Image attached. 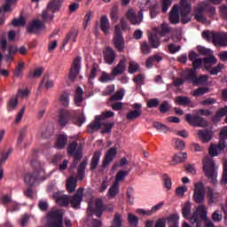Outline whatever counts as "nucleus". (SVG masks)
I'll return each mask as SVG.
<instances>
[{
    "mask_svg": "<svg viewBox=\"0 0 227 227\" xmlns=\"http://www.w3.org/2000/svg\"><path fill=\"white\" fill-rule=\"evenodd\" d=\"M58 205L59 207H68L70 205V196L68 195H60L58 197Z\"/></svg>",
    "mask_w": 227,
    "mask_h": 227,
    "instance_id": "58836bf2",
    "label": "nucleus"
},
{
    "mask_svg": "<svg viewBox=\"0 0 227 227\" xmlns=\"http://www.w3.org/2000/svg\"><path fill=\"white\" fill-rule=\"evenodd\" d=\"M192 102L191 98L185 96H178L175 99L176 106H191Z\"/></svg>",
    "mask_w": 227,
    "mask_h": 227,
    "instance_id": "c9c22d12",
    "label": "nucleus"
},
{
    "mask_svg": "<svg viewBox=\"0 0 227 227\" xmlns=\"http://www.w3.org/2000/svg\"><path fill=\"white\" fill-rule=\"evenodd\" d=\"M227 114V106L223 108H220L218 111L215 112V116L213 117V121H219L223 116H226Z\"/></svg>",
    "mask_w": 227,
    "mask_h": 227,
    "instance_id": "79ce46f5",
    "label": "nucleus"
},
{
    "mask_svg": "<svg viewBox=\"0 0 227 227\" xmlns=\"http://www.w3.org/2000/svg\"><path fill=\"white\" fill-rule=\"evenodd\" d=\"M150 10V15H151V19H155V17L158 16L159 13H160V10L159 9V4H157V3L154 2V4L152 5L151 8H149Z\"/></svg>",
    "mask_w": 227,
    "mask_h": 227,
    "instance_id": "603ef678",
    "label": "nucleus"
},
{
    "mask_svg": "<svg viewBox=\"0 0 227 227\" xmlns=\"http://www.w3.org/2000/svg\"><path fill=\"white\" fill-rule=\"evenodd\" d=\"M58 12V0H51L47 6V9L43 12L42 17L44 22L52 20L54 15L52 13Z\"/></svg>",
    "mask_w": 227,
    "mask_h": 227,
    "instance_id": "1a4fd4ad",
    "label": "nucleus"
},
{
    "mask_svg": "<svg viewBox=\"0 0 227 227\" xmlns=\"http://www.w3.org/2000/svg\"><path fill=\"white\" fill-rule=\"evenodd\" d=\"M42 27H43V22L41 21L40 20H35L28 26L27 31L30 34L38 33V31H40V29H42Z\"/></svg>",
    "mask_w": 227,
    "mask_h": 227,
    "instance_id": "7c9ffc66",
    "label": "nucleus"
},
{
    "mask_svg": "<svg viewBox=\"0 0 227 227\" xmlns=\"http://www.w3.org/2000/svg\"><path fill=\"white\" fill-rule=\"evenodd\" d=\"M210 92V88L208 87H200L193 90V97H201L202 95H207Z\"/></svg>",
    "mask_w": 227,
    "mask_h": 227,
    "instance_id": "37998d69",
    "label": "nucleus"
},
{
    "mask_svg": "<svg viewBox=\"0 0 227 227\" xmlns=\"http://www.w3.org/2000/svg\"><path fill=\"white\" fill-rule=\"evenodd\" d=\"M184 77L190 84H194L198 74H196L195 69L190 68L184 73Z\"/></svg>",
    "mask_w": 227,
    "mask_h": 227,
    "instance_id": "2f4dec72",
    "label": "nucleus"
},
{
    "mask_svg": "<svg viewBox=\"0 0 227 227\" xmlns=\"http://www.w3.org/2000/svg\"><path fill=\"white\" fill-rule=\"evenodd\" d=\"M189 59L192 63V69L196 71L198 68H201L203 59H200V54L196 53L194 51H192L189 54Z\"/></svg>",
    "mask_w": 227,
    "mask_h": 227,
    "instance_id": "412c9836",
    "label": "nucleus"
},
{
    "mask_svg": "<svg viewBox=\"0 0 227 227\" xmlns=\"http://www.w3.org/2000/svg\"><path fill=\"white\" fill-rule=\"evenodd\" d=\"M209 155L203 160V171L205 176L210 180V184L215 185L217 184V170L215 169V162L212 157H217L219 155V149L216 144H211L209 147Z\"/></svg>",
    "mask_w": 227,
    "mask_h": 227,
    "instance_id": "f257e3e1",
    "label": "nucleus"
},
{
    "mask_svg": "<svg viewBox=\"0 0 227 227\" xmlns=\"http://www.w3.org/2000/svg\"><path fill=\"white\" fill-rule=\"evenodd\" d=\"M75 121V113L66 108H61L59 112V124L60 127H67L70 121Z\"/></svg>",
    "mask_w": 227,
    "mask_h": 227,
    "instance_id": "39448f33",
    "label": "nucleus"
},
{
    "mask_svg": "<svg viewBox=\"0 0 227 227\" xmlns=\"http://www.w3.org/2000/svg\"><path fill=\"white\" fill-rule=\"evenodd\" d=\"M123 98V91L117 90L112 97H110V102H116L118 100H121Z\"/></svg>",
    "mask_w": 227,
    "mask_h": 227,
    "instance_id": "052dcab7",
    "label": "nucleus"
},
{
    "mask_svg": "<svg viewBox=\"0 0 227 227\" xmlns=\"http://www.w3.org/2000/svg\"><path fill=\"white\" fill-rule=\"evenodd\" d=\"M63 215H65V211L63 209H58V227L63 226Z\"/></svg>",
    "mask_w": 227,
    "mask_h": 227,
    "instance_id": "338daca9",
    "label": "nucleus"
},
{
    "mask_svg": "<svg viewBox=\"0 0 227 227\" xmlns=\"http://www.w3.org/2000/svg\"><path fill=\"white\" fill-rule=\"evenodd\" d=\"M208 82V75L207 74H201L195 79V82L193 83L194 86H205Z\"/></svg>",
    "mask_w": 227,
    "mask_h": 227,
    "instance_id": "ea45409f",
    "label": "nucleus"
},
{
    "mask_svg": "<svg viewBox=\"0 0 227 227\" xmlns=\"http://www.w3.org/2000/svg\"><path fill=\"white\" fill-rule=\"evenodd\" d=\"M103 56L106 65H113L116 59V51L109 46H106L103 51Z\"/></svg>",
    "mask_w": 227,
    "mask_h": 227,
    "instance_id": "2eb2a0df",
    "label": "nucleus"
},
{
    "mask_svg": "<svg viewBox=\"0 0 227 227\" xmlns=\"http://www.w3.org/2000/svg\"><path fill=\"white\" fill-rule=\"evenodd\" d=\"M67 153L70 157L82 155V148L79 147V143H77V141H73L67 146Z\"/></svg>",
    "mask_w": 227,
    "mask_h": 227,
    "instance_id": "dca6fc26",
    "label": "nucleus"
},
{
    "mask_svg": "<svg viewBox=\"0 0 227 227\" xmlns=\"http://www.w3.org/2000/svg\"><path fill=\"white\" fill-rule=\"evenodd\" d=\"M116 155H118V149H116V147H111L107 150L103 159L102 168L106 169V168L114 160V157H116Z\"/></svg>",
    "mask_w": 227,
    "mask_h": 227,
    "instance_id": "ddd939ff",
    "label": "nucleus"
},
{
    "mask_svg": "<svg viewBox=\"0 0 227 227\" xmlns=\"http://www.w3.org/2000/svg\"><path fill=\"white\" fill-rule=\"evenodd\" d=\"M110 27H111V24L109 23V19H107V16H102L100 20L101 31H103L105 35H108Z\"/></svg>",
    "mask_w": 227,
    "mask_h": 227,
    "instance_id": "473e14b6",
    "label": "nucleus"
},
{
    "mask_svg": "<svg viewBox=\"0 0 227 227\" xmlns=\"http://www.w3.org/2000/svg\"><path fill=\"white\" fill-rule=\"evenodd\" d=\"M100 157H102V151H95L90 160V171H95L100 163Z\"/></svg>",
    "mask_w": 227,
    "mask_h": 227,
    "instance_id": "c756f323",
    "label": "nucleus"
},
{
    "mask_svg": "<svg viewBox=\"0 0 227 227\" xmlns=\"http://www.w3.org/2000/svg\"><path fill=\"white\" fill-rule=\"evenodd\" d=\"M149 43L153 49H159L160 46V39H159V36L157 35L151 34L148 36Z\"/></svg>",
    "mask_w": 227,
    "mask_h": 227,
    "instance_id": "e433bc0d",
    "label": "nucleus"
},
{
    "mask_svg": "<svg viewBox=\"0 0 227 227\" xmlns=\"http://www.w3.org/2000/svg\"><path fill=\"white\" fill-rule=\"evenodd\" d=\"M106 211V205H104V200L102 199H96L95 207H93V203L89 202L87 212L89 215H97V217H102V215Z\"/></svg>",
    "mask_w": 227,
    "mask_h": 227,
    "instance_id": "423d86ee",
    "label": "nucleus"
},
{
    "mask_svg": "<svg viewBox=\"0 0 227 227\" xmlns=\"http://www.w3.org/2000/svg\"><path fill=\"white\" fill-rule=\"evenodd\" d=\"M66 187L67 191H68L69 192H74L75 187H77V177L72 176H69Z\"/></svg>",
    "mask_w": 227,
    "mask_h": 227,
    "instance_id": "72a5a7b5",
    "label": "nucleus"
},
{
    "mask_svg": "<svg viewBox=\"0 0 227 227\" xmlns=\"http://www.w3.org/2000/svg\"><path fill=\"white\" fill-rule=\"evenodd\" d=\"M153 127L159 132H163V134H167V132H169V130H170V129L168 126H166V124L160 122V121H154Z\"/></svg>",
    "mask_w": 227,
    "mask_h": 227,
    "instance_id": "a19ab883",
    "label": "nucleus"
},
{
    "mask_svg": "<svg viewBox=\"0 0 227 227\" xmlns=\"http://www.w3.org/2000/svg\"><path fill=\"white\" fill-rule=\"evenodd\" d=\"M155 4L154 0H139L138 4L140 11L136 13L135 10L129 9L127 12V19L132 26H139L143 22V12H148V9Z\"/></svg>",
    "mask_w": 227,
    "mask_h": 227,
    "instance_id": "f03ea898",
    "label": "nucleus"
},
{
    "mask_svg": "<svg viewBox=\"0 0 227 227\" xmlns=\"http://www.w3.org/2000/svg\"><path fill=\"white\" fill-rule=\"evenodd\" d=\"M168 111H171V106L168 101H163L160 105V113H162V114H165V113H168Z\"/></svg>",
    "mask_w": 227,
    "mask_h": 227,
    "instance_id": "13d9d810",
    "label": "nucleus"
},
{
    "mask_svg": "<svg viewBox=\"0 0 227 227\" xmlns=\"http://www.w3.org/2000/svg\"><path fill=\"white\" fill-rule=\"evenodd\" d=\"M102 127H106L101 130V134H111L113 127H114V122H103Z\"/></svg>",
    "mask_w": 227,
    "mask_h": 227,
    "instance_id": "4d7b16f0",
    "label": "nucleus"
},
{
    "mask_svg": "<svg viewBox=\"0 0 227 227\" xmlns=\"http://www.w3.org/2000/svg\"><path fill=\"white\" fill-rule=\"evenodd\" d=\"M120 192V184L114 183V184L108 190V196L111 198H115L116 194Z\"/></svg>",
    "mask_w": 227,
    "mask_h": 227,
    "instance_id": "c03bdc74",
    "label": "nucleus"
},
{
    "mask_svg": "<svg viewBox=\"0 0 227 227\" xmlns=\"http://www.w3.org/2000/svg\"><path fill=\"white\" fill-rule=\"evenodd\" d=\"M126 63H127V59L123 57V59H121L117 64V66L114 67V69L112 70L113 75H114L115 77L117 75H121V74L125 72V68H127Z\"/></svg>",
    "mask_w": 227,
    "mask_h": 227,
    "instance_id": "b1692460",
    "label": "nucleus"
},
{
    "mask_svg": "<svg viewBox=\"0 0 227 227\" xmlns=\"http://www.w3.org/2000/svg\"><path fill=\"white\" fill-rule=\"evenodd\" d=\"M220 197V193L214 192V190L210 187L207 188V198L209 200V203H217Z\"/></svg>",
    "mask_w": 227,
    "mask_h": 227,
    "instance_id": "4c0bfd02",
    "label": "nucleus"
},
{
    "mask_svg": "<svg viewBox=\"0 0 227 227\" xmlns=\"http://www.w3.org/2000/svg\"><path fill=\"white\" fill-rule=\"evenodd\" d=\"M46 227H58V207H52L46 215Z\"/></svg>",
    "mask_w": 227,
    "mask_h": 227,
    "instance_id": "f8f14e48",
    "label": "nucleus"
},
{
    "mask_svg": "<svg viewBox=\"0 0 227 227\" xmlns=\"http://www.w3.org/2000/svg\"><path fill=\"white\" fill-rule=\"evenodd\" d=\"M205 194H207V189L203 183H196L193 189V200L195 203L201 205L205 201Z\"/></svg>",
    "mask_w": 227,
    "mask_h": 227,
    "instance_id": "0eeeda50",
    "label": "nucleus"
},
{
    "mask_svg": "<svg viewBox=\"0 0 227 227\" xmlns=\"http://www.w3.org/2000/svg\"><path fill=\"white\" fill-rule=\"evenodd\" d=\"M213 43L215 45H220V47H227V33H216V35H214Z\"/></svg>",
    "mask_w": 227,
    "mask_h": 227,
    "instance_id": "a878e982",
    "label": "nucleus"
},
{
    "mask_svg": "<svg viewBox=\"0 0 227 227\" xmlns=\"http://www.w3.org/2000/svg\"><path fill=\"white\" fill-rule=\"evenodd\" d=\"M114 74H113V73L111 74H107L106 72H103L99 81L100 82H111V81H114Z\"/></svg>",
    "mask_w": 227,
    "mask_h": 227,
    "instance_id": "49530a36",
    "label": "nucleus"
},
{
    "mask_svg": "<svg viewBox=\"0 0 227 227\" xmlns=\"http://www.w3.org/2000/svg\"><path fill=\"white\" fill-rule=\"evenodd\" d=\"M169 21L171 24L176 25L180 22V7L175 4L169 12Z\"/></svg>",
    "mask_w": 227,
    "mask_h": 227,
    "instance_id": "6ab92c4d",
    "label": "nucleus"
},
{
    "mask_svg": "<svg viewBox=\"0 0 227 227\" xmlns=\"http://www.w3.org/2000/svg\"><path fill=\"white\" fill-rule=\"evenodd\" d=\"M18 104H19V100L17 99V98H11L7 105L8 111H13V109L17 107Z\"/></svg>",
    "mask_w": 227,
    "mask_h": 227,
    "instance_id": "e2e57ef3",
    "label": "nucleus"
},
{
    "mask_svg": "<svg viewBox=\"0 0 227 227\" xmlns=\"http://www.w3.org/2000/svg\"><path fill=\"white\" fill-rule=\"evenodd\" d=\"M198 136L199 139H200L202 143H208L212 140V137H214V132L209 129H200Z\"/></svg>",
    "mask_w": 227,
    "mask_h": 227,
    "instance_id": "393cba45",
    "label": "nucleus"
},
{
    "mask_svg": "<svg viewBox=\"0 0 227 227\" xmlns=\"http://www.w3.org/2000/svg\"><path fill=\"white\" fill-rule=\"evenodd\" d=\"M140 49L143 54H150V52H152V48L150 47V44L146 41L141 43Z\"/></svg>",
    "mask_w": 227,
    "mask_h": 227,
    "instance_id": "680f3d73",
    "label": "nucleus"
},
{
    "mask_svg": "<svg viewBox=\"0 0 227 227\" xmlns=\"http://www.w3.org/2000/svg\"><path fill=\"white\" fill-rule=\"evenodd\" d=\"M180 4L181 22L187 24L191 22V12H192V7L187 0H181Z\"/></svg>",
    "mask_w": 227,
    "mask_h": 227,
    "instance_id": "6e6552de",
    "label": "nucleus"
},
{
    "mask_svg": "<svg viewBox=\"0 0 227 227\" xmlns=\"http://www.w3.org/2000/svg\"><path fill=\"white\" fill-rule=\"evenodd\" d=\"M81 61H82V59L79 56H77L73 61V65L70 68L68 74L69 81H71L72 82H74L75 79H77V76L81 72Z\"/></svg>",
    "mask_w": 227,
    "mask_h": 227,
    "instance_id": "9b49d317",
    "label": "nucleus"
},
{
    "mask_svg": "<svg viewBox=\"0 0 227 227\" xmlns=\"http://www.w3.org/2000/svg\"><path fill=\"white\" fill-rule=\"evenodd\" d=\"M113 43L118 52H123V51H125V39L123 38L120 25H116L114 27Z\"/></svg>",
    "mask_w": 227,
    "mask_h": 227,
    "instance_id": "20e7f679",
    "label": "nucleus"
},
{
    "mask_svg": "<svg viewBox=\"0 0 227 227\" xmlns=\"http://www.w3.org/2000/svg\"><path fill=\"white\" fill-rule=\"evenodd\" d=\"M35 182H36V177L34 173H29L25 176V183H27L30 187L35 185Z\"/></svg>",
    "mask_w": 227,
    "mask_h": 227,
    "instance_id": "5fc2aeb1",
    "label": "nucleus"
},
{
    "mask_svg": "<svg viewBox=\"0 0 227 227\" xmlns=\"http://www.w3.org/2000/svg\"><path fill=\"white\" fill-rule=\"evenodd\" d=\"M128 223L130 224V226H137V224H139V218L134 215L129 213L128 215Z\"/></svg>",
    "mask_w": 227,
    "mask_h": 227,
    "instance_id": "3c124183",
    "label": "nucleus"
},
{
    "mask_svg": "<svg viewBox=\"0 0 227 227\" xmlns=\"http://www.w3.org/2000/svg\"><path fill=\"white\" fill-rule=\"evenodd\" d=\"M68 143V136L66 134L58 135V149L63 150Z\"/></svg>",
    "mask_w": 227,
    "mask_h": 227,
    "instance_id": "f704fd0d",
    "label": "nucleus"
},
{
    "mask_svg": "<svg viewBox=\"0 0 227 227\" xmlns=\"http://www.w3.org/2000/svg\"><path fill=\"white\" fill-rule=\"evenodd\" d=\"M221 184L227 185V160L223 163V172L221 179Z\"/></svg>",
    "mask_w": 227,
    "mask_h": 227,
    "instance_id": "774afa93",
    "label": "nucleus"
},
{
    "mask_svg": "<svg viewBox=\"0 0 227 227\" xmlns=\"http://www.w3.org/2000/svg\"><path fill=\"white\" fill-rule=\"evenodd\" d=\"M160 104V101H159V98H151L147 101V107H149V109L159 107Z\"/></svg>",
    "mask_w": 227,
    "mask_h": 227,
    "instance_id": "69168bd1",
    "label": "nucleus"
},
{
    "mask_svg": "<svg viewBox=\"0 0 227 227\" xmlns=\"http://www.w3.org/2000/svg\"><path fill=\"white\" fill-rule=\"evenodd\" d=\"M24 70V62H20L18 67L14 70L13 75L14 77H22V72Z\"/></svg>",
    "mask_w": 227,
    "mask_h": 227,
    "instance_id": "bf43d9fd",
    "label": "nucleus"
},
{
    "mask_svg": "<svg viewBox=\"0 0 227 227\" xmlns=\"http://www.w3.org/2000/svg\"><path fill=\"white\" fill-rule=\"evenodd\" d=\"M125 176H129V170H120L115 176V184L125 180Z\"/></svg>",
    "mask_w": 227,
    "mask_h": 227,
    "instance_id": "8fccbe9b",
    "label": "nucleus"
},
{
    "mask_svg": "<svg viewBox=\"0 0 227 227\" xmlns=\"http://www.w3.org/2000/svg\"><path fill=\"white\" fill-rule=\"evenodd\" d=\"M217 33L210 32V30H204L202 32V38L206 40L207 42H213L214 43V36L216 35Z\"/></svg>",
    "mask_w": 227,
    "mask_h": 227,
    "instance_id": "de8ad7c7",
    "label": "nucleus"
},
{
    "mask_svg": "<svg viewBox=\"0 0 227 227\" xmlns=\"http://www.w3.org/2000/svg\"><path fill=\"white\" fill-rule=\"evenodd\" d=\"M133 107H135V110L130 111L129 113L127 114L126 118L127 120L132 121V120H137L139 116L143 114V110H141V107L143 106L141 104H134Z\"/></svg>",
    "mask_w": 227,
    "mask_h": 227,
    "instance_id": "aec40b11",
    "label": "nucleus"
},
{
    "mask_svg": "<svg viewBox=\"0 0 227 227\" xmlns=\"http://www.w3.org/2000/svg\"><path fill=\"white\" fill-rule=\"evenodd\" d=\"M79 191H81V193H76L74 196L69 197V203L74 210H79V208H81V203L82 201V191H84V189L80 188Z\"/></svg>",
    "mask_w": 227,
    "mask_h": 227,
    "instance_id": "f3484780",
    "label": "nucleus"
},
{
    "mask_svg": "<svg viewBox=\"0 0 227 227\" xmlns=\"http://www.w3.org/2000/svg\"><path fill=\"white\" fill-rule=\"evenodd\" d=\"M59 104L65 108L70 106V90H63L59 93Z\"/></svg>",
    "mask_w": 227,
    "mask_h": 227,
    "instance_id": "4be33fe9",
    "label": "nucleus"
},
{
    "mask_svg": "<svg viewBox=\"0 0 227 227\" xmlns=\"http://www.w3.org/2000/svg\"><path fill=\"white\" fill-rule=\"evenodd\" d=\"M86 166H88V160H83L78 166L76 177L80 182L84 180L86 175Z\"/></svg>",
    "mask_w": 227,
    "mask_h": 227,
    "instance_id": "c85d7f7f",
    "label": "nucleus"
},
{
    "mask_svg": "<svg viewBox=\"0 0 227 227\" xmlns=\"http://www.w3.org/2000/svg\"><path fill=\"white\" fill-rule=\"evenodd\" d=\"M32 167L34 168V176L35 180H44L45 179V170L42 168V162L35 160L32 162Z\"/></svg>",
    "mask_w": 227,
    "mask_h": 227,
    "instance_id": "4468645a",
    "label": "nucleus"
},
{
    "mask_svg": "<svg viewBox=\"0 0 227 227\" xmlns=\"http://www.w3.org/2000/svg\"><path fill=\"white\" fill-rule=\"evenodd\" d=\"M120 13V9L118 5H114L111 9L110 17L113 22H118V14Z\"/></svg>",
    "mask_w": 227,
    "mask_h": 227,
    "instance_id": "09e8293b",
    "label": "nucleus"
},
{
    "mask_svg": "<svg viewBox=\"0 0 227 227\" xmlns=\"http://www.w3.org/2000/svg\"><path fill=\"white\" fill-rule=\"evenodd\" d=\"M77 36H79V31H77L75 28L71 29L70 32L66 35L63 43L60 46V51L65 50V47H67V44L68 42H70V40H72V38L74 43H75V42H77Z\"/></svg>",
    "mask_w": 227,
    "mask_h": 227,
    "instance_id": "a211bd4d",
    "label": "nucleus"
},
{
    "mask_svg": "<svg viewBox=\"0 0 227 227\" xmlns=\"http://www.w3.org/2000/svg\"><path fill=\"white\" fill-rule=\"evenodd\" d=\"M205 12H207V5H200L195 10V20L205 24L207 18L205 17Z\"/></svg>",
    "mask_w": 227,
    "mask_h": 227,
    "instance_id": "5701e85b",
    "label": "nucleus"
},
{
    "mask_svg": "<svg viewBox=\"0 0 227 227\" xmlns=\"http://www.w3.org/2000/svg\"><path fill=\"white\" fill-rule=\"evenodd\" d=\"M186 121L192 125V127H202L205 128L208 125L207 120L200 115H192L191 114H187L185 115Z\"/></svg>",
    "mask_w": 227,
    "mask_h": 227,
    "instance_id": "9d476101",
    "label": "nucleus"
},
{
    "mask_svg": "<svg viewBox=\"0 0 227 227\" xmlns=\"http://www.w3.org/2000/svg\"><path fill=\"white\" fill-rule=\"evenodd\" d=\"M191 208H192L191 202H186L182 209L183 217H184V219H190L192 224H196V227H201V220H200L198 211L193 212L191 216Z\"/></svg>",
    "mask_w": 227,
    "mask_h": 227,
    "instance_id": "7ed1b4c3",
    "label": "nucleus"
},
{
    "mask_svg": "<svg viewBox=\"0 0 227 227\" xmlns=\"http://www.w3.org/2000/svg\"><path fill=\"white\" fill-rule=\"evenodd\" d=\"M178 219L180 217L176 214H172L168 217V221L169 223V226H178Z\"/></svg>",
    "mask_w": 227,
    "mask_h": 227,
    "instance_id": "6e6d98bb",
    "label": "nucleus"
},
{
    "mask_svg": "<svg viewBox=\"0 0 227 227\" xmlns=\"http://www.w3.org/2000/svg\"><path fill=\"white\" fill-rule=\"evenodd\" d=\"M100 121H102L100 117H98L97 115L94 121H92L88 125L87 127L88 132H90V134H93L95 130H100V129H102V125H104V122L100 123Z\"/></svg>",
    "mask_w": 227,
    "mask_h": 227,
    "instance_id": "bb28decb",
    "label": "nucleus"
},
{
    "mask_svg": "<svg viewBox=\"0 0 227 227\" xmlns=\"http://www.w3.org/2000/svg\"><path fill=\"white\" fill-rule=\"evenodd\" d=\"M114 227H121V215L116 213L114 216L113 225Z\"/></svg>",
    "mask_w": 227,
    "mask_h": 227,
    "instance_id": "0e129e2a",
    "label": "nucleus"
},
{
    "mask_svg": "<svg viewBox=\"0 0 227 227\" xmlns=\"http://www.w3.org/2000/svg\"><path fill=\"white\" fill-rule=\"evenodd\" d=\"M82 95H84V90H82V88L77 87L74 97V102L77 107H81L84 101V97H82Z\"/></svg>",
    "mask_w": 227,
    "mask_h": 227,
    "instance_id": "cd10ccee",
    "label": "nucleus"
},
{
    "mask_svg": "<svg viewBox=\"0 0 227 227\" xmlns=\"http://www.w3.org/2000/svg\"><path fill=\"white\" fill-rule=\"evenodd\" d=\"M203 61L206 65V69L208 70V67L210 65H215V63H217V59H215V57L212 55V56L204 58Z\"/></svg>",
    "mask_w": 227,
    "mask_h": 227,
    "instance_id": "864d4df0",
    "label": "nucleus"
},
{
    "mask_svg": "<svg viewBox=\"0 0 227 227\" xmlns=\"http://www.w3.org/2000/svg\"><path fill=\"white\" fill-rule=\"evenodd\" d=\"M187 160V153H177L174 155V162L180 164Z\"/></svg>",
    "mask_w": 227,
    "mask_h": 227,
    "instance_id": "a18cd8bd",
    "label": "nucleus"
}]
</instances>
